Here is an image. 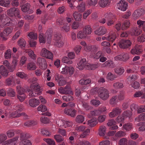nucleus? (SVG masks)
Masks as SVG:
<instances>
[{
	"mask_svg": "<svg viewBox=\"0 0 145 145\" xmlns=\"http://www.w3.org/2000/svg\"><path fill=\"white\" fill-rule=\"evenodd\" d=\"M130 108L131 111L132 112H136L138 108V106L134 104H133L130 105Z\"/></svg>",
	"mask_w": 145,
	"mask_h": 145,
	"instance_id": "5fc2aeb1",
	"label": "nucleus"
},
{
	"mask_svg": "<svg viewBox=\"0 0 145 145\" xmlns=\"http://www.w3.org/2000/svg\"><path fill=\"white\" fill-rule=\"evenodd\" d=\"M12 31V29L10 27H7L3 31V33L0 34V35L1 37H3L4 40H6L7 39L3 36H7Z\"/></svg>",
	"mask_w": 145,
	"mask_h": 145,
	"instance_id": "ddd939ff",
	"label": "nucleus"
},
{
	"mask_svg": "<svg viewBox=\"0 0 145 145\" xmlns=\"http://www.w3.org/2000/svg\"><path fill=\"white\" fill-rule=\"evenodd\" d=\"M0 73L3 76L7 77L8 75L9 72L5 66L2 65L0 67Z\"/></svg>",
	"mask_w": 145,
	"mask_h": 145,
	"instance_id": "4468645a",
	"label": "nucleus"
},
{
	"mask_svg": "<svg viewBox=\"0 0 145 145\" xmlns=\"http://www.w3.org/2000/svg\"><path fill=\"white\" fill-rule=\"evenodd\" d=\"M30 6V4L28 3L20 5L22 10L25 12H26L29 10Z\"/></svg>",
	"mask_w": 145,
	"mask_h": 145,
	"instance_id": "5701e85b",
	"label": "nucleus"
},
{
	"mask_svg": "<svg viewBox=\"0 0 145 145\" xmlns=\"http://www.w3.org/2000/svg\"><path fill=\"white\" fill-rule=\"evenodd\" d=\"M9 0H0V5L8 7L10 4Z\"/></svg>",
	"mask_w": 145,
	"mask_h": 145,
	"instance_id": "cd10ccee",
	"label": "nucleus"
},
{
	"mask_svg": "<svg viewBox=\"0 0 145 145\" xmlns=\"http://www.w3.org/2000/svg\"><path fill=\"white\" fill-rule=\"evenodd\" d=\"M7 94L9 96L14 97L15 96V93L13 89L10 88L7 91Z\"/></svg>",
	"mask_w": 145,
	"mask_h": 145,
	"instance_id": "58836bf2",
	"label": "nucleus"
},
{
	"mask_svg": "<svg viewBox=\"0 0 145 145\" xmlns=\"http://www.w3.org/2000/svg\"><path fill=\"white\" fill-rule=\"evenodd\" d=\"M86 128V127L82 125L78 127L77 129L79 131H84V133H90V130L89 129L85 130Z\"/></svg>",
	"mask_w": 145,
	"mask_h": 145,
	"instance_id": "393cba45",
	"label": "nucleus"
},
{
	"mask_svg": "<svg viewBox=\"0 0 145 145\" xmlns=\"http://www.w3.org/2000/svg\"><path fill=\"white\" fill-rule=\"evenodd\" d=\"M123 128L126 131H129L131 130L132 128V125L130 123H127L123 126Z\"/></svg>",
	"mask_w": 145,
	"mask_h": 145,
	"instance_id": "603ef678",
	"label": "nucleus"
},
{
	"mask_svg": "<svg viewBox=\"0 0 145 145\" xmlns=\"http://www.w3.org/2000/svg\"><path fill=\"white\" fill-rule=\"evenodd\" d=\"M62 98L63 100L67 102L73 100V98L71 95H64L62 97Z\"/></svg>",
	"mask_w": 145,
	"mask_h": 145,
	"instance_id": "4d7b16f0",
	"label": "nucleus"
},
{
	"mask_svg": "<svg viewBox=\"0 0 145 145\" xmlns=\"http://www.w3.org/2000/svg\"><path fill=\"white\" fill-rule=\"evenodd\" d=\"M102 52L101 51H99L97 52L95 54L92 53L90 55V57L95 59H98L102 56Z\"/></svg>",
	"mask_w": 145,
	"mask_h": 145,
	"instance_id": "b1692460",
	"label": "nucleus"
},
{
	"mask_svg": "<svg viewBox=\"0 0 145 145\" xmlns=\"http://www.w3.org/2000/svg\"><path fill=\"white\" fill-rule=\"evenodd\" d=\"M86 36L87 35L83 31H79L77 34V36L78 38L82 39L86 38Z\"/></svg>",
	"mask_w": 145,
	"mask_h": 145,
	"instance_id": "a19ab883",
	"label": "nucleus"
},
{
	"mask_svg": "<svg viewBox=\"0 0 145 145\" xmlns=\"http://www.w3.org/2000/svg\"><path fill=\"white\" fill-rule=\"evenodd\" d=\"M54 45L58 47H61L63 46L64 43L61 40H59L55 42Z\"/></svg>",
	"mask_w": 145,
	"mask_h": 145,
	"instance_id": "774afa93",
	"label": "nucleus"
},
{
	"mask_svg": "<svg viewBox=\"0 0 145 145\" xmlns=\"http://www.w3.org/2000/svg\"><path fill=\"white\" fill-rule=\"evenodd\" d=\"M91 82V80L89 79L86 80L81 79L79 81V83L82 85H87L90 83Z\"/></svg>",
	"mask_w": 145,
	"mask_h": 145,
	"instance_id": "79ce46f5",
	"label": "nucleus"
},
{
	"mask_svg": "<svg viewBox=\"0 0 145 145\" xmlns=\"http://www.w3.org/2000/svg\"><path fill=\"white\" fill-rule=\"evenodd\" d=\"M127 140L125 138H121L118 141L119 145H127Z\"/></svg>",
	"mask_w": 145,
	"mask_h": 145,
	"instance_id": "e433bc0d",
	"label": "nucleus"
},
{
	"mask_svg": "<svg viewBox=\"0 0 145 145\" xmlns=\"http://www.w3.org/2000/svg\"><path fill=\"white\" fill-rule=\"evenodd\" d=\"M64 113L72 117H75L76 116V111L74 109L66 107L64 110Z\"/></svg>",
	"mask_w": 145,
	"mask_h": 145,
	"instance_id": "0eeeda50",
	"label": "nucleus"
},
{
	"mask_svg": "<svg viewBox=\"0 0 145 145\" xmlns=\"http://www.w3.org/2000/svg\"><path fill=\"white\" fill-rule=\"evenodd\" d=\"M14 80V78L12 76L8 78L6 80L7 85L8 86L11 85L12 83Z\"/></svg>",
	"mask_w": 145,
	"mask_h": 145,
	"instance_id": "69168bd1",
	"label": "nucleus"
},
{
	"mask_svg": "<svg viewBox=\"0 0 145 145\" xmlns=\"http://www.w3.org/2000/svg\"><path fill=\"white\" fill-rule=\"evenodd\" d=\"M116 37V33L114 32H112L109 33L107 37V40L113 42L115 40Z\"/></svg>",
	"mask_w": 145,
	"mask_h": 145,
	"instance_id": "f3484780",
	"label": "nucleus"
},
{
	"mask_svg": "<svg viewBox=\"0 0 145 145\" xmlns=\"http://www.w3.org/2000/svg\"><path fill=\"white\" fill-rule=\"evenodd\" d=\"M84 120V117L82 115H78L76 118V122L78 123H82Z\"/></svg>",
	"mask_w": 145,
	"mask_h": 145,
	"instance_id": "4c0bfd02",
	"label": "nucleus"
},
{
	"mask_svg": "<svg viewBox=\"0 0 145 145\" xmlns=\"http://www.w3.org/2000/svg\"><path fill=\"white\" fill-rule=\"evenodd\" d=\"M20 137L21 141H22L27 140V139L29 137L28 134L23 133L21 134Z\"/></svg>",
	"mask_w": 145,
	"mask_h": 145,
	"instance_id": "72a5a7b5",
	"label": "nucleus"
},
{
	"mask_svg": "<svg viewBox=\"0 0 145 145\" xmlns=\"http://www.w3.org/2000/svg\"><path fill=\"white\" fill-rule=\"evenodd\" d=\"M117 98V96L116 95L112 97L110 100V103L111 105H114L116 104V100Z\"/></svg>",
	"mask_w": 145,
	"mask_h": 145,
	"instance_id": "338daca9",
	"label": "nucleus"
},
{
	"mask_svg": "<svg viewBox=\"0 0 145 145\" xmlns=\"http://www.w3.org/2000/svg\"><path fill=\"white\" fill-rule=\"evenodd\" d=\"M98 122L96 118H93L88 121V124L90 127L95 126L97 123Z\"/></svg>",
	"mask_w": 145,
	"mask_h": 145,
	"instance_id": "aec40b11",
	"label": "nucleus"
},
{
	"mask_svg": "<svg viewBox=\"0 0 145 145\" xmlns=\"http://www.w3.org/2000/svg\"><path fill=\"white\" fill-rule=\"evenodd\" d=\"M58 90L60 93L63 94H71L72 93L69 85H66L65 88L61 87Z\"/></svg>",
	"mask_w": 145,
	"mask_h": 145,
	"instance_id": "20e7f679",
	"label": "nucleus"
},
{
	"mask_svg": "<svg viewBox=\"0 0 145 145\" xmlns=\"http://www.w3.org/2000/svg\"><path fill=\"white\" fill-rule=\"evenodd\" d=\"M107 79L110 80H113L114 79L117 78V76L113 74L111 72H109L107 75Z\"/></svg>",
	"mask_w": 145,
	"mask_h": 145,
	"instance_id": "37998d69",
	"label": "nucleus"
},
{
	"mask_svg": "<svg viewBox=\"0 0 145 145\" xmlns=\"http://www.w3.org/2000/svg\"><path fill=\"white\" fill-rule=\"evenodd\" d=\"M94 90L95 91L97 90L98 96L103 100H107L109 97V91L103 87H100L98 89L95 88Z\"/></svg>",
	"mask_w": 145,
	"mask_h": 145,
	"instance_id": "f257e3e1",
	"label": "nucleus"
},
{
	"mask_svg": "<svg viewBox=\"0 0 145 145\" xmlns=\"http://www.w3.org/2000/svg\"><path fill=\"white\" fill-rule=\"evenodd\" d=\"M83 31L87 35L91 34L92 32V29L89 25H88L83 29Z\"/></svg>",
	"mask_w": 145,
	"mask_h": 145,
	"instance_id": "473e14b6",
	"label": "nucleus"
},
{
	"mask_svg": "<svg viewBox=\"0 0 145 145\" xmlns=\"http://www.w3.org/2000/svg\"><path fill=\"white\" fill-rule=\"evenodd\" d=\"M30 88L31 90H39L40 88V86H39L38 83H33L30 86Z\"/></svg>",
	"mask_w": 145,
	"mask_h": 145,
	"instance_id": "7c9ffc66",
	"label": "nucleus"
},
{
	"mask_svg": "<svg viewBox=\"0 0 145 145\" xmlns=\"http://www.w3.org/2000/svg\"><path fill=\"white\" fill-rule=\"evenodd\" d=\"M54 138L58 143L61 142L64 140L63 137L59 135H54Z\"/></svg>",
	"mask_w": 145,
	"mask_h": 145,
	"instance_id": "2f4dec72",
	"label": "nucleus"
},
{
	"mask_svg": "<svg viewBox=\"0 0 145 145\" xmlns=\"http://www.w3.org/2000/svg\"><path fill=\"white\" fill-rule=\"evenodd\" d=\"M73 16L76 21H80L82 18V15L78 13L77 12L75 11L73 14Z\"/></svg>",
	"mask_w": 145,
	"mask_h": 145,
	"instance_id": "bb28decb",
	"label": "nucleus"
},
{
	"mask_svg": "<svg viewBox=\"0 0 145 145\" xmlns=\"http://www.w3.org/2000/svg\"><path fill=\"white\" fill-rule=\"evenodd\" d=\"M41 122L44 124H47L49 123V120L46 117H42L40 118Z\"/></svg>",
	"mask_w": 145,
	"mask_h": 145,
	"instance_id": "e2e57ef3",
	"label": "nucleus"
},
{
	"mask_svg": "<svg viewBox=\"0 0 145 145\" xmlns=\"http://www.w3.org/2000/svg\"><path fill=\"white\" fill-rule=\"evenodd\" d=\"M70 27L67 23H65L63 24V26L62 27V30L66 32L69 31L70 29Z\"/></svg>",
	"mask_w": 145,
	"mask_h": 145,
	"instance_id": "a18cd8bd",
	"label": "nucleus"
},
{
	"mask_svg": "<svg viewBox=\"0 0 145 145\" xmlns=\"http://www.w3.org/2000/svg\"><path fill=\"white\" fill-rule=\"evenodd\" d=\"M107 32V29L103 26H100L98 29L95 31V33L98 35H102Z\"/></svg>",
	"mask_w": 145,
	"mask_h": 145,
	"instance_id": "9b49d317",
	"label": "nucleus"
},
{
	"mask_svg": "<svg viewBox=\"0 0 145 145\" xmlns=\"http://www.w3.org/2000/svg\"><path fill=\"white\" fill-rule=\"evenodd\" d=\"M91 103L95 106H98L101 103L99 100L96 99H93L91 101Z\"/></svg>",
	"mask_w": 145,
	"mask_h": 145,
	"instance_id": "680f3d73",
	"label": "nucleus"
},
{
	"mask_svg": "<svg viewBox=\"0 0 145 145\" xmlns=\"http://www.w3.org/2000/svg\"><path fill=\"white\" fill-rule=\"evenodd\" d=\"M18 137H16L13 138L8 140L5 142V144L7 145H15L16 141L18 139Z\"/></svg>",
	"mask_w": 145,
	"mask_h": 145,
	"instance_id": "6ab92c4d",
	"label": "nucleus"
},
{
	"mask_svg": "<svg viewBox=\"0 0 145 145\" xmlns=\"http://www.w3.org/2000/svg\"><path fill=\"white\" fill-rule=\"evenodd\" d=\"M137 24L139 27H142L143 30L145 31V21L139 20L137 21Z\"/></svg>",
	"mask_w": 145,
	"mask_h": 145,
	"instance_id": "c85d7f7f",
	"label": "nucleus"
},
{
	"mask_svg": "<svg viewBox=\"0 0 145 145\" xmlns=\"http://www.w3.org/2000/svg\"><path fill=\"white\" fill-rule=\"evenodd\" d=\"M37 110L39 111L44 112L47 110V108L45 106L41 105L37 108Z\"/></svg>",
	"mask_w": 145,
	"mask_h": 145,
	"instance_id": "3c124183",
	"label": "nucleus"
},
{
	"mask_svg": "<svg viewBox=\"0 0 145 145\" xmlns=\"http://www.w3.org/2000/svg\"><path fill=\"white\" fill-rule=\"evenodd\" d=\"M29 105L32 107H35L39 105L40 103L39 100L36 99H30L29 101Z\"/></svg>",
	"mask_w": 145,
	"mask_h": 145,
	"instance_id": "dca6fc26",
	"label": "nucleus"
},
{
	"mask_svg": "<svg viewBox=\"0 0 145 145\" xmlns=\"http://www.w3.org/2000/svg\"><path fill=\"white\" fill-rule=\"evenodd\" d=\"M144 9L140 8L135 10L134 12L133 15L135 18H138L144 15Z\"/></svg>",
	"mask_w": 145,
	"mask_h": 145,
	"instance_id": "2eb2a0df",
	"label": "nucleus"
},
{
	"mask_svg": "<svg viewBox=\"0 0 145 145\" xmlns=\"http://www.w3.org/2000/svg\"><path fill=\"white\" fill-rule=\"evenodd\" d=\"M19 114L17 111L13 112L10 114L9 115V117L11 118H18L19 117Z\"/></svg>",
	"mask_w": 145,
	"mask_h": 145,
	"instance_id": "0e129e2a",
	"label": "nucleus"
},
{
	"mask_svg": "<svg viewBox=\"0 0 145 145\" xmlns=\"http://www.w3.org/2000/svg\"><path fill=\"white\" fill-rule=\"evenodd\" d=\"M62 61L63 63H67L68 64H71L72 63V61L70 60L68 57L65 56L63 58Z\"/></svg>",
	"mask_w": 145,
	"mask_h": 145,
	"instance_id": "864d4df0",
	"label": "nucleus"
},
{
	"mask_svg": "<svg viewBox=\"0 0 145 145\" xmlns=\"http://www.w3.org/2000/svg\"><path fill=\"white\" fill-rule=\"evenodd\" d=\"M113 86L115 89H120L123 87V84L120 82L115 83L113 84Z\"/></svg>",
	"mask_w": 145,
	"mask_h": 145,
	"instance_id": "13d9d810",
	"label": "nucleus"
},
{
	"mask_svg": "<svg viewBox=\"0 0 145 145\" xmlns=\"http://www.w3.org/2000/svg\"><path fill=\"white\" fill-rule=\"evenodd\" d=\"M20 145H31V141L28 140H25L20 141Z\"/></svg>",
	"mask_w": 145,
	"mask_h": 145,
	"instance_id": "052dcab7",
	"label": "nucleus"
},
{
	"mask_svg": "<svg viewBox=\"0 0 145 145\" xmlns=\"http://www.w3.org/2000/svg\"><path fill=\"white\" fill-rule=\"evenodd\" d=\"M16 76L22 79L27 78V75L23 72H18L16 74Z\"/></svg>",
	"mask_w": 145,
	"mask_h": 145,
	"instance_id": "c9c22d12",
	"label": "nucleus"
},
{
	"mask_svg": "<svg viewBox=\"0 0 145 145\" xmlns=\"http://www.w3.org/2000/svg\"><path fill=\"white\" fill-rule=\"evenodd\" d=\"M87 4L91 7L96 6L98 4V0H87Z\"/></svg>",
	"mask_w": 145,
	"mask_h": 145,
	"instance_id": "412c9836",
	"label": "nucleus"
},
{
	"mask_svg": "<svg viewBox=\"0 0 145 145\" xmlns=\"http://www.w3.org/2000/svg\"><path fill=\"white\" fill-rule=\"evenodd\" d=\"M110 4V0H100L98 2V5L100 7L104 8L109 6Z\"/></svg>",
	"mask_w": 145,
	"mask_h": 145,
	"instance_id": "f8f14e48",
	"label": "nucleus"
},
{
	"mask_svg": "<svg viewBox=\"0 0 145 145\" xmlns=\"http://www.w3.org/2000/svg\"><path fill=\"white\" fill-rule=\"evenodd\" d=\"M7 14L11 17H16L18 18H20L21 16L20 14L19 10L18 8L12 7L7 10Z\"/></svg>",
	"mask_w": 145,
	"mask_h": 145,
	"instance_id": "f03ea898",
	"label": "nucleus"
},
{
	"mask_svg": "<svg viewBox=\"0 0 145 145\" xmlns=\"http://www.w3.org/2000/svg\"><path fill=\"white\" fill-rule=\"evenodd\" d=\"M27 36L30 38L33 39H36L37 37V33L33 32H31L27 34Z\"/></svg>",
	"mask_w": 145,
	"mask_h": 145,
	"instance_id": "8fccbe9b",
	"label": "nucleus"
},
{
	"mask_svg": "<svg viewBox=\"0 0 145 145\" xmlns=\"http://www.w3.org/2000/svg\"><path fill=\"white\" fill-rule=\"evenodd\" d=\"M18 45L21 48L24 49L26 44L25 40L22 38H20L18 42Z\"/></svg>",
	"mask_w": 145,
	"mask_h": 145,
	"instance_id": "4be33fe9",
	"label": "nucleus"
},
{
	"mask_svg": "<svg viewBox=\"0 0 145 145\" xmlns=\"http://www.w3.org/2000/svg\"><path fill=\"white\" fill-rule=\"evenodd\" d=\"M40 55L42 57L50 59H52L53 56L52 53L45 48H43L41 50Z\"/></svg>",
	"mask_w": 145,
	"mask_h": 145,
	"instance_id": "39448f33",
	"label": "nucleus"
},
{
	"mask_svg": "<svg viewBox=\"0 0 145 145\" xmlns=\"http://www.w3.org/2000/svg\"><path fill=\"white\" fill-rule=\"evenodd\" d=\"M78 10L81 12H82L85 9V5L83 3L80 4L77 7Z\"/></svg>",
	"mask_w": 145,
	"mask_h": 145,
	"instance_id": "de8ad7c7",
	"label": "nucleus"
},
{
	"mask_svg": "<svg viewBox=\"0 0 145 145\" xmlns=\"http://www.w3.org/2000/svg\"><path fill=\"white\" fill-rule=\"evenodd\" d=\"M142 46L138 45H136L134 48L131 49V52L132 54L139 55L142 52Z\"/></svg>",
	"mask_w": 145,
	"mask_h": 145,
	"instance_id": "423d86ee",
	"label": "nucleus"
},
{
	"mask_svg": "<svg viewBox=\"0 0 145 145\" xmlns=\"http://www.w3.org/2000/svg\"><path fill=\"white\" fill-rule=\"evenodd\" d=\"M11 50L10 49H8L5 52V57L7 59H10L11 57Z\"/></svg>",
	"mask_w": 145,
	"mask_h": 145,
	"instance_id": "6e6d98bb",
	"label": "nucleus"
},
{
	"mask_svg": "<svg viewBox=\"0 0 145 145\" xmlns=\"http://www.w3.org/2000/svg\"><path fill=\"white\" fill-rule=\"evenodd\" d=\"M125 95L124 92L123 91H120L119 94L117 97L118 100L119 101L123 100L125 98Z\"/></svg>",
	"mask_w": 145,
	"mask_h": 145,
	"instance_id": "c03bdc74",
	"label": "nucleus"
},
{
	"mask_svg": "<svg viewBox=\"0 0 145 145\" xmlns=\"http://www.w3.org/2000/svg\"><path fill=\"white\" fill-rule=\"evenodd\" d=\"M131 44V42L130 40L125 39H121L118 43V45L119 47L123 49L129 48L130 47Z\"/></svg>",
	"mask_w": 145,
	"mask_h": 145,
	"instance_id": "7ed1b4c3",
	"label": "nucleus"
},
{
	"mask_svg": "<svg viewBox=\"0 0 145 145\" xmlns=\"http://www.w3.org/2000/svg\"><path fill=\"white\" fill-rule=\"evenodd\" d=\"M105 66L106 67L113 68L114 67V65L113 61L111 60H108L105 63Z\"/></svg>",
	"mask_w": 145,
	"mask_h": 145,
	"instance_id": "f704fd0d",
	"label": "nucleus"
},
{
	"mask_svg": "<svg viewBox=\"0 0 145 145\" xmlns=\"http://www.w3.org/2000/svg\"><path fill=\"white\" fill-rule=\"evenodd\" d=\"M126 135L125 133L123 131H119L115 134V136L117 137L121 138L124 137Z\"/></svg>",
	"mask_w": 145,
	"mask_h": 145,
	"instance_id": "ea45409f",
	"label": "nucleus"
},
{
	"mask_svg": "<svg viewBox=\"0 0 145 145\" xmlns=\"http://www.w3.org/2000/svg\"><path fill=\"white\" fill-rule=\"evenodd\" d=\"M118 8L122 11H125L127 8V2L123 0H121L117 4Z\"/></svg>",
	"mask_w": 145,
	"mask_h": 145,
	"instance_id": "6e6552de",
	"label": "nucleus"
},
{
	"mask_svg": "<svg viewBox=\"0 0 145 145\" xmlns=\"http://www.w3.org/2000/svg\"><path fill=\"white\" fill-rule=\"evenodd\" d=\"M121 112V109L118 107L114 108L109 114V117L111 118H114L120 114Z\"/></svg>",
	"mask_w": 145,
	"mask_h": 145,
	"instance_id": "9d476101",
	"label": "nucleus"
},
{
	"mask_svg": "<svg viewBox=\"0 0 145 145\" xmlns=\"http://www.w3.org/2000/svg\"><path fill=\"white\" fill-rule=\"evenodd\" d=\"M114 71L118 74L121 75L124 72V69L122 67L117 68L114 69Z\"/></svg>",
	"mask_w": 145,
	"mask_h": 145,
	"instance_id": "09e8293b",
	"label": "nucleus"
},
{
	"mask_svg": "<svg viewBox=\"0 0 145 145\" xmlns=\"http://www.w3.org/2000/svg\"><path fill=\"white\" fill-rule=\"evenodd\" d=\"M17 91L18 95L24 94V93L25 91V90L23 88L20 87V86H17Z\"/></svg>",
	"mask_w": 145,
	"mask_h": 145,
	"instance_id": "bf43d9fd",
	"label": "nucleus"
},
{
	"mask_svg": "<svg viewBox=\"0 0 145 145\" xmlns=\"http://www.w3.org/2000/svg\"><path fill=\"white\" fill-rule=\"evenodd\" d=\"M87 63L85 58H84L81 59L78 64L79 69L81 70L83 69Z\"/></svg>",
	"mask_w": 145,
	"mask_h": 145,
	"instance_id": "a211bd4d",
	"label": "nucleus"
},
{
	"mask_svg": "<svg viewBox=\"0 0 145 145\" xmlns=\"http://www.w3.org/2000/svg\"><path fill=\"white\" fill-rule=\"evenodd\" d=\"M37 62L40 67L42 69H46L47 66L46 62L43 58L39 57L37 58Z\"/></svg>",
	"mask_w": 145,
	"mask_h": 145,
	"instance_id": "1a4fd4ad",
	"label": "nucleus"
},
{
	"mask_svg": "<svg viewBox=\"0 0 145 145\" xmlns=\"http://www.w3.org/2000/svg\"><path fill=\"white\" fill-rule=\"evenodd\" d=\"M44 140L47 143L48 145H56L55 141L51 138L44 139Z\"/></svg>",
	"mask_w": 145,
	"mask_h": 145,
	"instance_id": "49530a36",
	"label": "nucleus"
},
{
	"mask_svg": "<svg viewBox=\"0 0 145 145\" xmlns=\"http://www.w3.org/2000/svg\"><path fill=\"white\" fill-rule=\"evenodd\" d=\"M130 23L129 21L126 20L122 24L121 29L123 30L126 29L129 27Z\"/></svg>",
	"mask_w": 145,
	"mask_h": 145,
	"instance_id": "c756f323",
	"label": "nucleus"
},
{
	"mask_svg": "<svg viewBox=\"0 0 145 145\" xmlns=\"http://www.w3.org/2000/svg\"><path fill=\"white\" fill-rule=\"evenodd\" d=\"M106 128L104 126L102 125L100 127L99 129V135L100 136H103L106 133Z\"/></svg>",
	"mask_w": 145,
	"mask_h": 145,
	"instance_id": "a878e982",
	"label": "nucleus"
}]
</instances>
